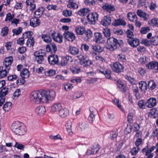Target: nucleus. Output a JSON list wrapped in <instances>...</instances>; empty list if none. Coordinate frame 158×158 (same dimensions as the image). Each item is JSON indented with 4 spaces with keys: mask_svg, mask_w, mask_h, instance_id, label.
I'll return each mask as SVG.
<instances>
[{
    "mask_svg": "<svg viewBox=\"0 0 158 158\" xmlns=\"http://www.w3.org/2000/svg\"><path fill=\"white\" fill-rule=\"evenodd\" d=\"M56 94L53 90L45 91H35L32 92L30 96V99L33 103H47L50 100L53 99Z\"/></svg>",
    "mask_w": 158,
    "mask_h": 158,
    "instance_id": "1",
    "label": "nucleus"
},
{
    "mask_svg": "<svg viewBox=\"0 0 158 158\" xmlns=\"http://www.w3.org/2000/svg\"><path fill=\"white\" fill-rule=\"evenodd\" d=\"M11 130L15 134L19 135H23L26 131L25 127L21 123L18 121L15 122L12 124Z\"/></svg>",
    "mask_w": 158,
    "mask_h": 158,
    "instance_id": "2",
    "label": "nucleus"
},
{
    "mask_svg": "<svg viewBox=\"0 0 158 158\" xmlns=\"http://www.w3.org/2000/svg\"><path fill=\"white\" fill-rule=\"evenodd\" d=\"M119 42L116 38L110 37L107 40L106 47L107 49L112 51L116 49L118 45H119Z\"/></svg>",
    "mask_w": 158,
    "mask_h": 158,
    "instance_id": "3",
    "label": "nucleus"
},
{
    "mask_svg": "<svg viewBox=\"0 0 158 158\" xmlns=\"http://www.w3.org/2000/svg\"><path fill=\"white\" fill-rule=\"evenodd\" d=\"M46 54L45 50H39L34 52V58L38 64H42L44 61V57L45 56Z\"/></svg>",
    "mask_w": 158,
    "mask_h": 158,
    "instance_id": "4",
    "label": "nucleus"
},
{
    "mask_svg": "<svg viewBox=\"0 0 158 158\" xmlns=\"http://www.w3.org/2000/svg\"><path fill=\"white\" fill-rule=\"evenodd\" d=\"M87 56L83 53L80 54L77 56L80 60V64L84 66H90L92 64V61L89 60H86Z\"/></svg>",
    "mask_w": 158,
    "mask_h": 158,
    "instance_id": "5",
    "label": "nucleus"
},
{
    "mask_svg": "<svg viewBox=\"0 0 158 158\" xmlns=\"http://www.w3.org/2000/svg\"><path fill=\"white\" fill-rule=\"evenodd\" d=\"M112 69L115 72L119 73L123 71V67L118 62H115L111 65Z\"/></svg>",
    "mask_w": 158,
    "mask_h": 158,
    "instance_id": "6",
    "label": "nucleus"
},
{
    "mask_svg": "<svg viewBox=\"0 0 158 158\" xmlns=\"http://www.w3.org/2000/svg\"><path fill=\"white\" fill-rule=\"evenodd\" d=\"M88 20L90 24H94L98 19V15L95 12L89 14L87 16Z\"/></svg>",
    "mask_w": 158,
    "mask_h": 158,
    "instance_id": "7",
    "label": "nucleus"
},
{
    "mask_svg": "<svg viewBox=\"0 0 158 158\" xmlns=\"http://www.w3.org/2000/svg\"><path fill=\"white\" fill-rule=\"evenodd\" d=\"M129 44L132 47L136 48L139 44V40L136 38H129L127 40Z\"/></svg>",
    "mask_w": 158,
    "mask_h": 158,
    "instance_id": "8",
    "label": "nucleus"
},
{
    "mask_svg": "<svg viewBox=\"0 0 158 158\" xmlns=\"http://www.w3.org/2000/svg\"><path fill=\"white\" fill-rule=\"evenodd\" d=\"M64 35L66 39L71 42L73 41L76 37L75 34L72 32L68 31H66L64 32Z\"/></svg>",
    "mask_w": 158,
    "mask_h": 158,
    "instance_id": "9",
    "label": "nucleus"
},
{
    "mask_svg": "<svg viewBox=\"0 0 158 158\" xmlns=\"http://www.w3.org/2000/svg\"><path fill=\"white\" fill-rule=\"evenodd\" d=\"M90 115L88 117V120L92 123H93L95 119V116L97 113L96 109L94 107H91L90 108Z\"/></svg>",
    "mask_w": 158,
    "mask_h": 158,
    "instance_id": "10",
    "label": "nucleus"
},
{
    "mask_svg": "<svg viewBox=\"0 0 158 158\" xmlns=\"http://www.w3.org/2000/svg\"><path fill=\"white\" fill-rule=\"evenodd\" d=\"M69 110L67 108L65 107H62L58 113V115L59 116L62 118H64L67 117L69 115Z\"/></svg>",
    "mask_w": 158,
    "mask_h": 158,
    "instance_id": "11",
    "label": "nucleus"
},
{
    "mask_svg": "<svg viewBox=\"0 0 158 158\" xmlns=\"http://www.w3.org/2000/svg\"><path fill=\"white\" fill-rule=\"evenodd\" d=\"M102 8L104 10L110 13L111 12L115 11V9L114 6L111 4L106 3L102 6Z\"/></svg>",
    "mask_w": 158,
    "mask_h": 158,
    "instance_id": "12",
    "label": "nucleus"
},
{
    "mask_svg": "<svg viewBox=\"0 0 158 158\" xmlns=\"http://www.w3.org/2000/svg\"><path fill=\"white\" fill-rule=\"evenodd\" d=\"M13 60V59L12 57H9L5 59L3 62L4 65L7 70H10V66L12 64Z\"/></svg>",
    "mask_w": 158,
    "mask_h": 158,
    "instance_id": "13",
    "label": "nucleus"
},
{
    "mask_svg": "<svg viewBox=\"0 0 158 158\" xmlns=\"http://www.w3.org/2000/svg\"><path fill=\"white\" fill-rule=\"evenodd\" d=\"M111 22V17L107 16H104L101 22V24L103 26H107L110 25Z\"/></svg>",
    "mask_w": 158,
    "mask_h": 158,
    "instance_id": "14",
    "label": "nucleus"
},
{
    "mask_svg": "<svg viewBox=\"0 0 158 158\" xmlns=\"http://www.w3.org/2000/svg\"><path fill=\"white\" fill-rule=\"evenodd\" d=\"M156 104V99L155 98H152L148 99L146 102L145 105L148 108H152Z\"/></svg>",
    "mask_w": 158,
    "mask_h": 158,
    "instance_id": "15",
    "label": "nucleus"
},
{
    "mask_svg": "<svg viewBox=\"0 0 158 158\" xmlns=\"http://www.w3.org/2000/svg\"><path fill=\"white\" fill-rule=\"evenodd\" d=\"M41 38L43 40L47 43H50L52 40L50 33L42 34L41 35Z\"/></svg>",
    "mask_w": 158,
    "mask_h": 158,
    "instance_id": "16",
    "label": "nucleus"
},
{
    "mask_svg": "<svg viewBox=\"0 0 158 158\" xmlns=\"http://www.w3.org/2000/svg\"><path fill=\"white\" fill-rule=\"evenodd\" d=\"M73 61L72 57L69 56H63L62 57L60 64L62 66L66 65L68 62H71Z\"/></svg>",
    "mask_w": 158,
    "mask_h": 158,
    "instance_id": "17",
    "label": "nucleus"
},
{
    "mask_svg": "<svg viewBox=\"0 0 158 158\" xmlns=\"http://www.w3.org/2000/svg\"><path fill=\"white\" fill-rule=\"evenodd\" d=\"M46 108L43 106H37L35 109V112L36 114L39 115L44 114L46 112Z\"/></svg>",
    "mask_w": 158,
    "mask_h": 158,
    "instance_id": "18",
    "label": "nucleus"
},
{
    "mask_svg": "<svg viewBox=\"0 0 158 158\" xmlns=\"http://www.w3.org/2000/svg\"><path fill=\"white\" fill-rule=\"evenodd\" d=\"M49 63L51 64H54L58 61V56L57 55H50L48 57Z\"/></svg>",
    "mask_w": 158,
    "mask_h": 158,
    "instance_id": "19",
    "label": "nucleus"
},
{
    "mask_svg": "<svg viewBox=\"0 0 158 158\" xmlns=\"http://www.w3.org/2000/svg\"><path fill=\"white\" fill-rule=\"evenodd\" d=\"M137 14L139 17L142 18L144 20H147L149 18V15L140 10H137Z\"/></svg>",
    "mask_w": 158,
    "mask_h": 158,
    "instance_id": "20",
    "label": "nucleus"
},
{
    "mask_svg": "<svg viewBox=\"0 0 158 158\" xmlns=\"http://www.w3.org/2000/svg\"><path fill=\"white\" fill-rule=\"evenodd\" d=\"M40 21L37 18L35 17L32 18L30 21V24L31 26L33 27H36L40 25Z\"/></svg>",
    "mask_w": 158,
    "mask_h": 158,
    "instance_id": "21",
    "label": "nucleus"
},
{
    "mask_svg": "<svg viewBox=\"0 0 158 158\" xmlns=\"http://www.w3.org/2000/svg\"><path fill=\"white\" fill-rule=\"evenodd\" d=\"M69 52L73 55H77L79 52L78 48L74 46H70L68 48Z\"/></svg>",
    "mask_w": 158,
    "mask_h": 158,
    "instance_id": "22",
    "label": "nucleus"
},
{
    "mask_svg": "<svg viewBox=\"0 0 158 158\" xmlns=\"http://www.w3.org/2000/svg\"><path fill=\"white\" fill-rule=\"evenodd\" d=\"M62 107L61 104L59 103H55L51 106V110L53 112L58 111L60 110Z\"/></svg>",
    "mask_w": 158,
    "mask_h": 158,
    "instance_id": "23",
    "label": "nucleus"
},
{
    "mask_svg": "<svg viewBox=\"0 0 158 158\" xmlns=\"http://www.w3.org/2000/svg\"><path fill=\"white\" fill-rule=\"evenodd\" d=\"M44 9L43 8H40L37 9L34 13V17L36 18H40L43 14Z\"/></svg>",
    "mask_w": 158,
    "mask_h": 158,
    "instance_id": "24",
    "label": "nucleus"
},
{
    "mask_svg": "<svg viewBox=\"0 0 158 158\" xmlns=\"http://www.w3.org/2000/svg\"><path fill=\"white\" fill-rule=\"evenodd\" d=\"M146 67L148 69H154L157 70H158V63L155 61L150 62L146 65Z\"/></svg>",
    "mask_w": 158,
    "mask_h": 158,
    "instance_id": "25",
    "label": "nucleus"
},
{
    "mask_svg": "<svg viewBox=\"0 0 158 158\" xmlns=\"http://www.w3.org/2000/svg\"><path fill=\"white\" fill-rule=\"evenodd\" d=\"M90 12L89 9L88 8H83L80 9L78 11V14L81 16L86 15Z\"/></svg>",
    "mask_w": 158,
    "mask_h": 158,
    "instance_id": "26",
    "label": "nucleus"
},
{
    "mask_svg": "<svg viewBox=\"0 0 158 158\" xmlns=\"http://www.w3.org/2000/svg\"><path fill=\"white\" fill-rule=\"evenodd\" d=\"M113 25L116 26L119 25H125L126 23L124 20L122 19H117L114 20L112 23Z\"/></svg>",
    "mask_w": 158,
    "mask_h": 158,
    "instance_id": "27",
    "label": "nucleus"
},
{
    "mask_svg": "<svg viewBox=\"0 0 158 158\" xmlns=\"http://www.w3.org/2000/svg\"><path fill=\"white\" fill-rule=\"evenodd\" d=\"M26 3L28 6H30V9L31 11L34 10L36 8L35 4L34 3V0H27Z\"/></svg>",
    "mask_w": 158,
    "mask_h": 158,
    "instance_id": "28",
    "label": "nucleus"
},
{
    "mask_svg": "<svg viewBox=\"0 0 158 158\" xmlns=\"http://www.w3.org/2000/svg\"><path fill=\"white\" fill-rule=\"evenodd\" d=\"M95 40L96 43H100L102 41V35L101 33L96 32L94 34Z\"/></svg>",
    "mask_w": 158,
    "mask_h": 158,
    "instance_id": "29",
    "label": "nucleus"
},
{
    "mask_svg": "<svg viewBox=\"0 0 158 158\" xmlns=\"http://www.w3.org/2000/svg\"><path fill=\"white\" fill-rule=\"evenodd\" d=\"M118 135V133L117 129H114L111 131L109 138L112 140H115L116 139Z\"/></svg>",
    "mask_w": 158,
    "mask_h": 158,
    "instance_id": "30",
    "label": "nucleus"
},
{
    "mask_svg": "<svg viewBox=\"0 0 158 158\" xmlns=\"http://www.w3.org/2000/svg\"><path fill=\"white\" fill-rule=\"evenodd\" d=\"M75 31L77 34L79 35H82L85 32V30L83 27L80 26H78L76 27Z\"/></svg>",
    "mask_w": 158,
    "mask_h": 158,
    "instance_id": "31",
    "label": "nucleus"
},
{
    "mask_svg": "<svg viewBox=\"0 0 158 158\" xmlns=\"http://www.w3.org/2000/svg\"><path fill=\"white\" fill-rule=\"evenodd\" d=\"M127 16L129 20L132 22H134L137 19L136 15L131 12L128 13L127 15Z\"/></svg>",
    "mask_w": 158,
    "mask_h": 158,
    "instance_id": "32",
    "label": "nucleus"
},
{
    "mask_svg": "<svg viewBox=\"0 0 158 158\" xmlns=\"http://www.w3.org/2000/svg\"><path fill=\"white\" fill-rule=\"evenodd\" d=\"M20 75L23 78H26L28 77L30 75L28 70L26 69H23L20 73Z\"/></svg>",
    "mask_w": 158,
    "mask_h": 158,
    "instance_id": "33",
    "label": "nucleus"
},
{
    "mask_svg": "<svg viewBox=\"0 0 158 158\" xmlns=\"http://www.w3.org/2000/svg\"><path fill=\"white\" fill-rule=\"evenodd\" d=\"M12 103L10 102L5 103L3 106V109L5 111H8L11 108Z\"/></svg>",
    "mask_w": 158,
    "mask_h": 158,
    "instance_id": "34",
    "label": "nucleus"
},
{
    "mask_svg": "<svg viewBox=\"0 0 158 158\" xmlns=\"http://www.w3.org/2000/svg\"><path fill=\"white\" fill-rule=\"evenodd\" d=\"M9 70H7V69H3L2 67H0V77L1 78H3L5 77L7 75V73Z\"/></svg>",
    "mask_w": 158,
    "mask_h": 158,
    "instance_id": "35",
    "label": "nucleus"
},
{
    "mask_svg": "<svg viewBox=\"0 0 158 158\" xmlns=\"http://www.w3.org/2000/svg\"><path fill=\"white\" fill-rule=\"evenodd\" d=\"M117 85L118 87L122 91L125 92L127 90L126 88L121 81L120 80L118 81L117 82Z\"/></svg>",
    "mask_w": 158,
    "mask_h": 158,
    "instance_id": "36",
    "label": "nucleus"
},
{
    "mask_svg": "<svg viewBox=\"0 0 158 158\" xmlns=\"http://www.w3.org/2000/svg\"><path fill=\"white\" fill-rule=\"evenodd\" d=\"M67 6L68 8L74 9H77L78 7L77 5L75 3L73 0H69Z\"/></svg>",
    "mask_w": 158,
    "mask_h": 158,
    "instance_id": "37",
    "label": "nucleus"
},
{
    "mask_svg": "<svg viewBox=\"0 0 158 158\" xmlns=\"http://www.w3.org/2000/svg\"><path fill=\"white\" fill-rule=\"evenodd\" d=\"M139 87L142 91L145 92L147 89L146 83L144 81H141L139 83Z\"/></svg>",
    "mask_w": 158,
    "mask_h": 158,
    "instance_id": "38",
    "label": "nucleus"
},
{
    "mask_svg": "<svg viewBox=\"0 0 158 158\" xmlns=\"http://www.w3.org/2000/svg\"><path fill=\"white\" fill-rule=\"evenodd\" d=\"M53 40L59 43H62L63 41V36L60 34L58 33L53 37Z\"/></svg>",
    "mask_w": 158,
    "mask_h": 158,
    "instance_id": "39",
    "label": "nucleus"
},
{
    "mask_svg": "<svg viewBox=\"0 0 158 158\" xmlns=\"http://www.w3.org/2000/svg\"><path fill=\"white\" fill-rule=\"evenodd\" d=\"M72 122L70 121H68L67 122L65 125L67 131L69 133L71 132L72 131Z\"/></svg>",
    "mask_w": 158,
    "mask_h": 158,
    "instance_id": "40",
    "label": "nucleus"
},
{
    "mask_svg": "<svg viewBox=\"0 0 158 158\" xmlns=\"http://www.w3.org/2000/svg\"><path fill=\"white\" fill-rule=\"evenodd\" d=\"M8 89L5 87L2 89L0 91V98H5V96L7 94Z\"/></svg>",
    "mask_w": 158,
    "mask_h": 158,
    "instance_id": "41",
    "label": "nucleus"
},
{
    "mask_svg": "<svg viewBox=\"0 0 158 158\" xmlns=\"http://www.w3.org/2000/svg\"><path fill=\"white\" fill-rule=\"evenodd\" d=\"M133 90L134 92L135 93V95L137 99H140L141 96L140 95L139 92V89L137 87L134 86L133 88Z\"/></svg>",
    "mask_w": 158,
    "mask_h": 158,
    "instance_id": "42",
    "label": "nucleus"
},
{
    "mask_svg": "<svg viewBox=\"0 0 158 158\" xmlns=\"http://www.w3.org/2000/svg\"><path fill=\"white\" fill-rule=\"evenodd\" d=\"M148 24L151 26H154L158 25V19L154 18L148 21Z\"/></svg>",
    "mask_w": 158,
    "mask_h": 158,
    "instance_id": "43",
    "label": "nucleus"
},
{
    "mask_svg": "<svg viewBox=\"0 0 158 158\" xmlns=\"http://www.w3.org/2000/svg\"><path fill=\"white\" fill-rule=\"evenodd\" d=\"M112 102L119 109L122 110H123L121 103L119 102V100L117 98H114L112 100Z\"/></svg>",
    "mask_w": 158,
    "mask_h": 158,
    "instance_id": "44",
    "label": "nucleus"
},
{
    "mask_svg": "<svg viewBox=\"0 0 158 158\" xmlns=\"http://www.w3.org/2000/svg\"><path fill=\"white\" fill-rule=\"evenodd\" d=\"M56 71L52 69H50L45 72V76L47 77L52 76L56 74Z\"/></svg>",
    "mask_w": 158,
    "mask_h": 158,
    "instance_id": "45",
    "label": "nucleus"
},
{
    "mask_svg": "<svg viewBox=\"0 0 158 158\" xmlns=\"http://www.w3.org/2000/svg\"><path fill=\"white\" fill-rule=\"evenodd\" d=\"M99 150L98 148H91L90 149H88L86 152V154L88 155H90L93 154L94 152V150H95L96 153H97Z\"/></svg>",
    "mask_w": 158,
    "mask_h": 158,
    "instance_id": "46",
    "label": "nucleus"
},
{
    "mask_svg": "<svg viewBox=\"0 0 158 158\" xmlns=\"http://www.w3.org/2000/svg\"><path fill=\"white\" fill-rule=\"evenodd\" d=\"M34 40L33 37L28 39L26 43L27 46L29 47H33L34 45Z\"/></svg>",
    "mask_w": 158,
    "mask_h": 158,
    "instance_id": "47",
    "label": "nucleus"
},
{
    "mask_svg": "<svg viewBox=\"0 0 158 158\" xmlns=\"http://www.w3.org/2000/svg\"><path fill=\"white\" fill-rule=\"evenodd\" d=\"M92 48L93 50L99 52H101L103 51V48L99 45H92Z\"/></svg>",
    "mask_w": 158,
    "mask_h": 158,
    "instance_id": "48",
    "label": "nucleus"
},
{
    "mask_svg": "<svg viewBox=\"0 0 158 158\" xmlns=\"http://www.w3.org/2000/svg\"><path fill=\"white\" fill-rule=\"evenodd\" d=\"M46 49L48 51H50L51 50H53L55 52L57 50V47L55 44H52L50 46H47Z\"/></svg>",
    "mask_w": 158,
    "mask_h": 158,
    "instance_id": "49",
    "label": "nucleus"
},
{
    "mask_svg": "<svg viewBox=\"0 0 158 158\" xmlns=\"http://www.w3.org/2000/svg\"><path fill=\"white\" fill-rule=\"evenodd\" d=\"M72 13V11L71 10H65L63 11L62 14L64 16L68 17L71 16Z\"/></svg>",
    "mask_w": 158,
    "mask_h": 158,
    "instance_id": "50",
    "label": "nucleus"
},
{
    "mask_svg": "<svg viewBox=\"0 0 158 158\" xmlns=\"http://www.w3.org/2000/svg\"><path fill=\"white\" fill-rule=\"evenodd\" d=\"M148 86L150 89L151 90L154 89L156 86L155 82L153 81H150L148 83Z\"/></svg>",
    "mask_w": 158,
    "mask_h": 158,
    "instance_id": "51",
    "label": "nucleus"
},
{
    "mask_svg": "<svg viewBox=\"0 0 158 158\" xmlns=\"http://www.w3.org/2000/svg\"><path fill=\"white\" fill-rule=\"evenodd\" d=\"M64 89L66 91H69L73 87V86L70 83L65 84L64 85Z\"/></svg>",
    "mask_w": 158,
    "mask_h": 158,
    "instance_id": "52",
    "label": "nucleus"
},
{
    "mask_svg": "<svg viewBox=\"0 0 158 158\" xmlns=\"http://www.w3.org/2000/svg\"><path fill=\"white\" fill-rule=\"evenodd\" d=\"M139 61L142 64H144L149 61V59L144 56H143L140 58Z\"/></svg>",
    "mask_w": 158,
    "mask_h": 158,
    "instance_id": "53",
    "label": "nucleus"
},
{
    "mask_svg": "<svg viewBox=\"0 0 158 158\" xmlns=\"http://www.w3.org/2000/svg\"><path fill=\"white\" fill-rule=\"evenodd\" d=\"M33 35V33L32 31H29L28 32H25L23 34V37L24 39L27 38H31V36Z\"/></svg>",
    "mask_w": 158,
    "mask_h": 158,
    "instance_id": "54",
    "label": "nucleus"
},
{
    "mask_svg": "<svg viewBox=\"0 0 158 158\" xmlns=\"http://www.w3.org/2000/svg\"><path fill=\"white\" fill-rule=\"evenodd\" d=\"M103 33L105 36L108 37L110 36L111 32L110 29L107 28L104 29L103 31Z\"/></svg>",
    "mask_w": 158,
    "mask_h": 158,
    "instance_id": "55",
    "label": "nucleus"
},
{
    "mask_svg": "<svg viewBox=\"0 0 158 158\" xmlns=\"http://www.w3.org/2000/svg\"><path fill=\"white\" fill-rule=\"evenodd\" d=\"M8 32V29L6 27H5L2 28L1 31V34L3 36L6 35Z\"/></svg>",
    "mask_w": 158,
    "mask_h": 158,
    "instance_id": "56",
    "label": "nucleus"
},
{
    "mask_svg": "<svg viewBox=\"0 0 158 158\" xmlns=\"http://www.w3.org/2000/svg\"><path fill=\"white\" fill-rule=\"evenodd\" d=\"M117 58L119 61L124 62L126 60L125 56L123 54H118L117 56Z\"/></svg>",
    "mask_w": 158,
    "mask_h": 158,
    "instance_id": "57",
    "label": "nucleus"
},
{
    "mask_svg": "<svg viewBox=\"0 0 158 158\" xmlns=\"http://www.w3.org/2000/svg\"><path fill=\"white\" fill-rule=\"evenodd\" d=\"M79 127L81 131L84 130L87 128L88 125L85 123H81L79 124Z\"/></svg>",
    "mask_w": 158,
    "mask_h": 158,
    "instance_id": "58",
    "label": "nucleus"
},
{
    "mask_svg": "<svg viewBox=\"0 0 158 158\" xmlns=\"http://www.w3.org/2000/svg\"><path fill=\"white\" fill-rule=\"evenodd\" d=\"M22 30V29L21 27H19L13 29L12 30V32L14 33V35H17L21 33Z\"/></svg>",
    "mask_w": 158,
    "mask_h": 158,
    "instance_id": "59",
    "label": "nucleus"
},
{
    "mask_svg": "<svg viewBox=\"0 0 158 158\" xmlns=\"http://www.w3.org/2000/svg\"><path fill=\"white\" fill-rule=\"evenodd\" d=\"M114 33L117 35H122L123 34V32L121 29H114L113 30Z\"/></svg>",
    "mask_w": 158,
    "mask_h": 158,
    "instance_id": "60",
    "label": "nucleus"
},
{
    "mask_svg": "<svg viewBox=\"0 0 158 158\" xmlns=\"http://www.w3.org/2000/svg\"><path fill=\"white\" fill-rule=\"evenodd\" d=\"M14 15L13 14H11L10 13H8L6 15V18L5 21H11L14 18Z\"/></svg>",
    "mask_w": 158,
    "mask_h": 158,
    "instance_id": "61",
    "label": "nucleus"
},
{
    "mask_svg": "<svg viewBox=\"0 0 158 158\" xmlns=\"http://www.w3.org/2000/svg\"><path fill=\"white\" fill-rule=\"evenodd\" d=\"M158 39V36L157 35H155L151 38L150 41L151 43L153 44H157V41Z\"/></svg>",
    "mask_w": 158,
    "mask_h": 158,
    "instance_id": "62",
    "label": "nucleus"
},
{
    "mask_svg": "<svg viewBox=\"0 0 158 158\" xmlns=\"http://www.w3.org/2000/svg\"><path fill=\"white\" fill-rule=\"evenodd\" d=\"M150 30V28L147 27L142 28L140 30V32L142 34H145L148 32Z\"/></svg>",
    "mask_w": 158,
    "mask_h": 158,
    "instance_id": "63",
    "label": "nucleus"
},
{
    "mask_svg": "<svg viewBox=\"0 0 158 158\" xmlns=\"http://www.w3.org/2000/svg\"><path fill=\"white\" fill-rule=\"evenodd\" d=\"M139 147H136L133 148L131 150V153L132 155H136L139 150Z\"/></svg>",
    "mask_w": 158,
    "mask_h": 158,
    "instance_id": "64",
    "label": "nucleus"
}]
</instances>
